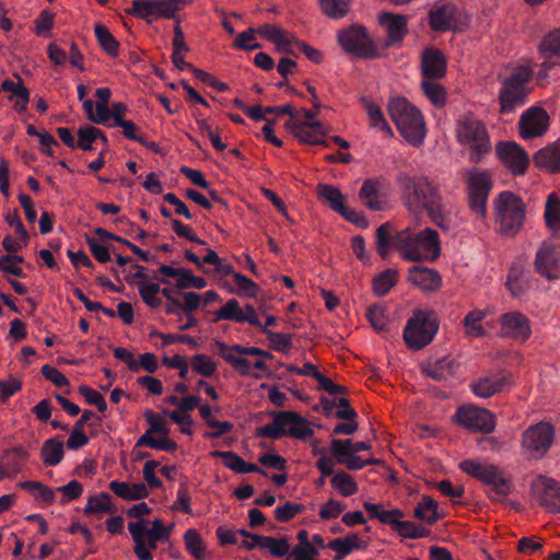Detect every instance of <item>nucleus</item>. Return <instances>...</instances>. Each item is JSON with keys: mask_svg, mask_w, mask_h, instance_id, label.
Listing matches in <instances>:
<instances>
[{"mask_svg": "<svg viewBox=\"0 0 560 560\" xmlns=\"http://www.w3.org/2000/svg\"><path fill=\"white\" fill-rule=\"evenodd\" d=\"M393 248L408 261H434L441 255V241L430 228L417 233L406 229L394 235Z\"/></svg>", "mask_w": 560, "mask_h": 560, "instance_id": "1", "label": "nucleus"}, {"mask_svg": "<svg viewBox=\"0 0 560 560\" xmlns=\"http://www.w3.org/2000/svg\"><path fill=\"white\" fill-rule=\"evenodd\" d=\"M387 113L407 142L419 147L424 137L423 118L418 108L406 98L397 97L387 104Z\"/></svg>", "mask_w": 560, "mask_h": 560, "instance_id": "2", "label": "nucleus"}, {"mask_svg": "<svg viewBox=\"0 0 560 560\" xmlns=\"http://www.w3.org/2000/svg\"><path fill=\"white\" fill-rule=\"evenodd\" d=\"M533 75V70L527 66H520L506 77H500L501 89L499 93L501 113L510 114L517 107L524 106L528 98L527 86Z\"/></svg>", "mask_w": 560, "mask_h": 560, "instance_id": "3", "label": "nucleus"}, {"mask_svg": "<svg viewBox=\"0 0 560 560\" xmlns=\"http://www.w3.org/2000/svg\"><path fill=\"white\" fill-rule=\"evenodd\" d=\"M271 423L256 428V436L279 440L285 435L293 439L304 440L314 434L312 428L304 419L293 411H278L271 413Z\"/></svg>", "mask_w": 560, "mask_h": 560, "instance_id": "4", "label": "nucleus"}, {"mask_svg": "<svg viewBox=\"0 0 560 560\" xmlns=\"http://www.w3.org/2000/svg\"><path fill=\"white\" fill-rule=\"evenodd\" d=\"M458 467L466 475L489 486L488 498L492 501H499L500 498L510 494L513 490V481L504 476L503 471L494 464L465 459L458 464Z\"/></svg>", "mask_w": 560, "mask_h": 560, "instance_id": "5", "label": "nucleus"}, {"mask_svg": "<svg viewBox=\"0 0 560 560\" xmlns=\"http://www.w3.org/2000/svg\"><path fill=\"white\" fill-rule=\"evenodd\" d=\"M495 221L502 236H514L523 229L525 205L517 195L503 191L493 199Z\"/></svg>", "mask_w": 560, "mask_h": 560, "instance_id": "6", "label": "nucleus"}, {"mask_svg": "<svg viewBox=\"0 0 560 560\" xmlns=\"http://www.w3.org/2000/svg\"><path fill=\"white\" fill-rule=\"evenodd\" d=\"M439 329L434 313L415 310L404 329L406 346L412 350H421L434 339Z\"/></svg>", "mask_w": 560, "mask_h": 560, "instance_id": "7", "label": "nucleus"}, {"mask_svg": "<svg viewBox=\"0 0 560 560\" xmlns=\"http://www.w3.org/2000/svg\"><path fill=\"white\" fill-rule=\"evenodd\" d=\"M457 140L470 147V163H480L491 150L486 126L477 118L466 117L457 124Z\"/></svg>", "mask_w": 560, "mask_h": 560, "instance_id": "8", "label": "nucleus"}, {"mask_svg": "<svg viewBox=\"0 0 560 560\" xmlns=\"http://www.w3.org/2000/svg\"><path fill=\"white\" fill-rule=\"evenodd\" d=\"M463 178L468 189L469 207L480 218L487 217V200L492 190L491 173L479 167L466 168Z\"/></svg>", "mask_w": 560, "mask_h": 560, "instance_id": "9", "label": "nucleus"}, {"mask_svg": "<svg viewBox=\"0 0 560 560\" xmlns=\"http://www.w3.org/2000/svg\"><path fill=\"white\" fill-rule=\"evenodd\" d=\"M337 42L343 51L355 58H377L378 51L372 43L365 28L360 25H352L337 33Z\"/></svg>", "mask_w": 560, "mask_h": 560, "instance_id": "10", "label": "nucleus"}, {"mask_svg": "<svg viewBox=\"0 0 560 560\" xmlns=\"http://www.w3.org/2000/svg\"><path fill=\"white\" fill-rule=\"evenodd\" d=\"M455 419L459 425L471 432L490 434L495 428L494 413L481 407L462 406L457 408Z\"/></svg>", "mask_w": 560, "mask_h": 560, "instance_id": "11", "label": "nucleus"}, {"mask_svg": "<svg viewBox=\"0 0 560 560\" xmlns=\"http://www.w3.org/2000/svg\"><path fill=\"white\" fill-rule=\"evenodd\" d=\"M535 270L541 277L556 280L560 278V243L545 241L539 245L535 257Z\"/></svg>", "mask_w": 560, "mask_h": 560, "instance_id": "12", "label": "nucleus"}, {"mask_svg": "<svg viewBox=\"0 0 560 560\" xmlns=\"http://www.w3.org/2000/svg\"><path fill=\"white\" fill-rule=\"evenodd\" d=\"M126 14L145 20L148 24H151L154 19L160 18L174 20L176 7L164 0H133L131 8L126 9Z\"/></svg>", "mask_w": 560, "mask_h": 560, "instance_id": "13", "label": "nucleus"}, {"mask_svg": "<svg viewBox=\"0 0 560 560\" xmlns=\"http://www.w3.org/2000/svg\"><path fill=\"white\" fill-rule=\"evenodd\" d=\"M532 494L540 506L560 513V487L557 480L538 475L530 486Z\"/></svg>", "mask_w": 560, "mask_h": 560, "instance_id": "14", "label": "nucleus"}, {"mask_svg": "<svg viewBox=\"0 0 560 560\" xmlns=\"http://www.w3.org/2000/svg\"><path fill=\"white\" fill-rule=\"evenodd\" d=\"M441 205H443L441 194L428 177H420L418 179V188H416L413 195H411L405 203L408 211L416 214L421 213L430 207Z\"/></svg>", "mask_w": 560, "mask_h": 560, "instance_id": "15", "label": "nucleus"}, {"mask_svg": "<svg viewBox=\"0 0 560 560\" xmlns=\"http://www.w3.org/2000/svg\"><path fill=\"white\" fill-rule=\"evenodd\" d=\"M495 154L503 166L515 176L524 175L529 165V155L515 142H499Z\"/></svg>", "mask_w": 560, "mask_h": 560, "instance_id": "16", "label": "nucleus"}, {"mask_svg": "<svg viewBox=\"0 0 560 560\" xmlns=\"http://www.w3.org/2000/svg\"><path fill=\"white\" fill-rule=\"evenodd\" d=\"M502 337L517 341H526L532 335L529 319L523 313L513 311L502 314L499 318Z\"/></svg>", "mask_w": 560, "mask_h": 560, "instance_id": "17", "label": "nucleus"}, {"mask_svg": "<svg viewBox=\"0 0 560 560\" xmlns=\"http://www.w3.org/2000/svg\"><path fill=\"white\" fill-rule=\"evenodd\" d=\"M552 439L553 428L546 422H539L525 430L522 445L530 452L542 456L550 448Z\"/></svg>", "mask_w": 560, "mask_h": 560, "instance_id": "18", "label": "nucleus"}, {"mask_svg": "<svg viewBox=\"0 0 560 560\" xmlns=\"http://www.w3.org/2000/svg\"><path fill=\"white\" fill-rule=\"evenodd\" d=\"M548 115L541 107H530L523 112L520 119V131L523 139L540 137L547 131Z\"/></svg>", "mask_w": 560, "mask_h": 560, "instance_id": "19", "label": "nucleus"}, {"mask_svg": "<svg viewBox=\"0 0 560 560\" xmlns=\"http://www.w3.org/2000/svg\"><path fill=\"white\" fill-rule=\"evenodd\" d=\"M511 384L510 375L500 372L492 375L480 377L470 384L474 395L480 398H490L509 388Z\"/></svg>", "mask_w": 560, "mask_h": 560, "instance_id": "20", "label": "nucleus"}, {"mask_svg": "<svg viewBox=\"0 0 560 560\" xmlns=\"http://www.w3.org/2000/svg\"><path fill=\"white\" fill-rule=\"evenodd\" d=\"M132 526L138 527L140 539H145V542H148L152 549H156L158 542H166L173 532V525L164 526L160 518L153 520L151 528L145 527L143 520L130 522L128 525L129 533H131Z\"/></svg>", "mask_w": 560, "mask_h": 560, "instance_id": "21", "label": "nucleus"}, {"mask_svg": "<svg viewBox=\"0 0 560 560\" xmlns=\"http://www.w3.org/2000/svg\"><path fill=\"white\" fill-rule=\"evenodd\" d=\"M446 60L442 51L433 47L421 55V75L423 80H438L445 75Z\"/></svg>", "mask_w": 560, "mask_h": 560, "instance_id": "22", "label": "nucleus"}, {"mask_svg": "<svg viewBox=\"0 0 560 560\" xmlns=\"http://www.w3.org/2000/svg\"><path fill=\"white\" fill-rule=\"evenodd\" d=\"M293 135L305 143L328 145L326 137V128L320 121H291Z\"/></svg>", "mask_w": 560, "mask_h": 560, "instance_id": "23", "label": "nucleus"}, {"mask_svg": "<svg viewBox=\"0 0 560 560\" xmlns=\"http://www.w3.org/2000/svg\"><path fill=\"white\" fill-rule=\"evenodd\" d=\"M458 10L451 3H443L430 10L429 24L435 32H447L456 27Z\"/></svg>", "mask_w": 560, "mask_h": 560, "instance_id": "24", "label": "nucleus"}, {"mask_svg": "<svg viewBox=\"0 0 560 560\" xmlns=\"http://www.w3.org/2000/svg\"><path fill=\"white\" fill-rule=\"evenodd\" d=\"M408 280L423 291L429 292H434L442 285V278L438 271L427 266L416 265L409 268Z\"/></svg>", "mask_w": 560, "mask_h": 560, "instance_id": "25", "label": "nucleus"}, {"mask_svg": "<svg viewBox=\"0 0 560 560\" xmlns=\"http://www.w3.org/2000/svg\"><path fill=\"white\" fill-rule=\"evenodd\" d=\"M534 163L537 168H544L551 174L560 173V139L547 144L536 152Z\"/></svg>", "mask_w": 560, "mask_h": 560, "instance_id": "26", "label": "nucleus"}, {"mask_svg": "<svg viewBox=\"0 0 560 560\" xmlns=\"http://www.w3.org/2000/svg\"><path fill=\"white\" fill-rule=\"evenodd\" d=\"M218 353L220 357L223 358L224 361H226L229 364L233 366L234 370L242 376H252L255 378H260V374H256L253 372V364L244 359L241 358V355L233 352L230 346H228L225 342L217 340L214 343Z\"/></svg>", "mask_w": 560, "mask_h": 560, "instance_id": "27", "label": "nucleus"}, {"mask_svg": "<svg viewBox=\"0 0 560 560\" xmlns=\"http://www.w3.org/2000/svg\"><path fill=\"white\" fill-rule=\"evenodd\" d=\"M255 32L264 36L270 43L276 44L278 51L294 55V50L290 48V46L292 45L293 38L296 37L283 32L282 28L273 24H266L259 28H255Z\"/></svg>", "mask_w": 560, "mask_h": 560, "instance_id": "28", "label": "nucleus"}, {"mask_svg": "<svg viewBox=\"0 0 560 560\" xmlns=\"http://www.w3.org/2000/svg\"><path fill=\"white\" fill-rule=\"evenodd\" d=\"M380 188L378 179H368L358 192L362 203L371 211H384L386 208V201L380 198Z\"/></svg>", "mask_w": 560, "mask_h": 560, "instance_id": "29", "label": "nucleus"}, {"mask_svg": "<svg viewBox=\"0 0 560 560\" xmlns=\"http://www.w3.org/2000/svg\"><path fill=\"white\" fill-rule=\"evenodd\" d=\"M380 24L386 28L387 42L389 45L400 42L407 33V22L405 16L393 13H384L380 15Z\"/></svg>", "mask_w": 560, "mask_h": 560, "instance_id": "30", "label": "nucleus"}, {"mask_svg": "<svg viewBox=\"0 0 560 560\" xmlns=\"http://www.w3.org/2000/svg\"><path fill=\"white\" fill-rule=\"evenodd\" d=\"M109 489L115 495L128 501H139L149 495L147 486L143 482L129 483L114 480L109 482Z\"/></svg>", "mask_w": 560, "mask_h": 560, "instance_id": "31", "label": "nucleus"}, {"mask_svg": "<svg viewBox=\"0 0 560 560\" xmlns=\"http://www.w3.org/2000/svg\"><path fill=\"white\" fill-rule=\"evenodd\" d=\"M199 304L200 295L195 291H188L183 293V302L177 298L167 301L165 312L167 315L182 316V312L191 313L197 311Z\"/></svg>", "mask_w": 560, "mask_h": 560, "instance_id": "32", "label": "nucleus"}, {"mask_svg": "<svg viewBox=\"0 0 560 560\" xmlns=\"http://www.w3.org/2000/svg\"><path fill=\"white\" fill-rule=\"evenodd\" d=\"M1 90L10 94L9 100L14 101L15 109L22 113L30 101V93L27 88L22 84L21 79L2 81Z\"/></svg>", "mask_w": 560, "mask_h": 560, "instance_id": "33", "label": "nucleus"}, {"mask_svg": "<svg viewBox=\"0 0 560 560\" xmlns=\"http://www.w3.org/2000/svg\"><path fill=\"white\" fill-rule=\"evenodd\" d=\"M42 457L44 465L56 466L65 457V444L59 436L48 439L42 447Z\"/></svg>", "mask_w": 560, "mask_h": 560, "instance_id": "34", "label": "nucleus"}, {"mask_svg": "<svg viewBox=\"0 0 560 560\" xmlns=\"http://www.w3.org/2000/svg\"><path fill=\"white\" fill-rule=\"evenodd\" d=\"M371 444L368 442H353L351 439H332L330 452L334 456L357 455L358 452L370 451Z\"/></svg>", "mask_w": 560, "mask_h": 560, "instance_id": "35", "label": "nucleus"}, {"mask_svg": "<svg viewBox=\"0 0 560 560\" xmlns=\"http://www.w3.org/2000/svg\"><path fill=\"white\" fill-rule=\"evenodd\" d=\"M413 516L431 525L441 520L438 512V502L430 497H423L421 502L416 505Z\"/></svg>", "mask_w": 560, "mask_h": 560, "instance_id": "36", "label": "nucleus"}, {"mask_svg": "<svg viewBox=\"0 0 560 560\" xmlns=\"http://www.w3.org/2000/svg\"><path fill=\"white\" fill-rule=\"evenodd\" d=\"M184 545L190 556L196 560H209V556L206 553L202 537L196 529H188L183 536Z\"/></svg>", "mask_w": 560, "mask_h": 560, "instance_id": "37", "label": "nucleus"}, {"mask_svg": "<svg viewBox=\"0 0 560 560\" xmlns=\"http://www.w3.org/2000/svg\"><path fill=\"white\" fill-rule=\"evenodd\" d=\"M317 194L319 199L326 201L335 212L340 211L347 207L343 205V195L341 194L340 189L335 186L319 184L317 186Z\"/></svg>", "mask_w": 560, "mask_h": 560, "instance_id": "38", "label": "nucleus"}, {"mask_svg": "<svg viewBox=\"0 0 560 560\" xmlns=\"http://www.w3.org/2000/svg\"><path fill=\"white\" fill-rule=\"evenodd\" d=\"M486 312L479 308H475L465 315L463 320L465 334L472 338L485 336L486 330L481 327L480 323L486 318Z\"/></svg>", "mask_w": 560, "mask_h": 560, "instance_id": "39", "label": "nucleus"}, {"mask_svg": "<svg viewBox=\"0 0 560 560\" xmlns=\"http://www.w3.org/2000/svg\"><path fill=\"white\" fill-rule=\"evenodd\" d=\"M94 34L103 51H105L110 58H116L118 55L119 43L116 37L110 34L107 26L102 24L96 25L94 27Z\"/></svg>", "mask_w": 560, "mask_h": 560, "instance_id": "40", "label": "nucleus"}, {"mask_svg": "<svg viewBox=\"0 0 560 560\" xmlns=\"http://www.w3.org/2000/svg\"><path fill=\"white\" fill-rule=\"evenodd\" d=\"M397 270L387 268L385 271L377 275L372 282V290H374L376 296H385L390 292L392 288L397 284Z\"/></svg>", "mask_w": 560, "mask_h": 560, "instance_id": "41", "label": "nucleus"}, {"mask_svg": "<svg viewBox=\"0 0 560 560\" xmlns=\"http://www.w3.org/2000/svg\"><path fill=\"white\" fill-rule=\"evenodd\" d=\"M138 292L140 299H142L144 304L149 307L155 310L161 306L162 301L156 296V294L160 293V284L148 281H139Z\"/></svg>", "mask_w": 560, "mask_h": 560, "instance_id": "42", "label": "nucleus"}, {"mask_svg": "<svg viewBox=\"0 0 560 560\" xmlns=\"http://www.w3.org/2000/svg\"><path fill=\"white\" fill-rule=\"evenodd\" d=\"M331 486L339 491L342 497L354 495L358 491L357 482L353 477L345 471H337L331 478Z\"/></svg>", "mask_w": 560, "mask_h": 560, "instance_id": "43", "label": "nucleus"}, {"mask_svg": "<svg viewBox=\"0 0 560 560\" xmlns=\"http://www.w3.org/2000/svg\"><path fill=\"white\" fill-rule=\"evenodd\" d=\"M421 89L423 95H425L434 106L440 107L445 104V90L441 84L435 82V80H422Z\"/></svg>", "mask_w": 560, "mask_h": 560, "instance_id": "44", "label": "nucleus"}, {"mask_svg": "<svg viewBox=\"0 0 560 560\" xmlns=\"http://www.w3.org/2000/svg\"><path fill=\"white\" fill-rule=\"evenodd\" d=\"M538 48L545 58L560 57V27L549 32Z\"/></svg>", "mask_w": 560, "mask_h": 560, "instance_id": "45", "label": "nucleus"}, {"mask_svg": "<svg viewBox=\"0 0 560 560\" xmlns=\"http://www.w3.org/2000/svg\"><path fill=\"white\" fill-rule=\"evenodd\" d=\"M545 222L546 225L552 230L560 229V200L555 194H550L549 197H547Z\"/></svg>", "mask_w": 560, "mask_h": 560, "instance_id": "46", "label": "nucleus"}, {"mask_svg": "<svg viewBox=\"0 0 560 560\" xmlns=\"http://www.w3.org/2000/svg\"><path fill=\"white\" fill-rule=\"evenodd\" d=\"M144 419L150 428L140 438H153V434H160L161 436L170 434L165 420L154 415L151 409L145 410Z\"/></svg>", "mask_w": 560, "mask_h": 560, "instance_id": "47", "label": "nucleus"}, {"mask_svg": "<svg viewBox=\"0 0 560 560\" xmlns=\"http://www.w3.org/2000/svg\"><path fill=\"white\" fill-rule=\"evenodd\" d=\"M112 509L110 495L106 492H102L101 495H92L88 499V503L84 508V514L92 515L94 513H110Z\"/></svg>", "mask_w": 560, "mask_h": 560, "instance_id": "48", "label": "nucleus"}, {"mask_svg": "<svg viewBox=\"0 0 560 560\" xmlns=\"http://www.w3.org/2000/svg\"><path fill=\"white\" fill-rule=\"evenodd\" d=\"M137 447L147 446L152 450L164 451V452H175L177 450V444L174 440L170 439L168 435H162L161 439L153 438H139L137 440Z\"/></svg>", "mask_w": 560, "mask_h": 560, "instance_id": "49", "label": "nucleus"}, {"mask_svg": "<svg viewBox=\"0 0 560 560\" xmlns=\"http://www.w3.org/2000/svg\"><path fill=\"white\" fill-rule=\"evenodd\" d=\"M241 310L242 308L240 307L237 300H228V302L222 305L219 311L215 312L214 323L222 320H232L238 323V320L242 319Z\"/></svg>", "mask_w": 560, "mask_h": 560, "instance_id": "50", "label": "nucleus"}, {"mask_svg": "<svg viewBox=\"0 0 560 560\" xmlns=\"http://www.w3.org/2000/svg\"><path fill=\"white\" fill-rule=\"evenodd\" d=\"M394 532L399 534L400 537L411 539L425 538L430 534L429 529L410 521H401L397 528H394Z\"/></svg>", "mask_w": 560, "mask_h": 560, "instance_id": "51", "label": "nucleus"}, {"mask_svg": "<svg viewBox=\"0 0 560 560\" xmlns=\"http://www.w3.org/2000/svg\"><path fill=\"white\" fill-rule=\"evenodd\" d=\"M322 11L328 18L341 19L349 11V0H319Z\"/></svg>", "mask_w": 560, "mask_h": 560, "instance_id": "52", "label": "nucleus"}, {"mask_svg": "<svg viewBox=\"0 0 560 560\" xmlns=\"http://www.w3.org/2000/svg\"><path fill=\"white\" fill-rule=\"evenodd\" d=\"M394 236L390 235V223H383L376 230V252L383 258L386 257L387 252L393 247Z\"/></svg>", "mask_w": 560, "mask_h": 560, "instance_id": "53", "label": "nucleus"}, {"mask_svg": "<svg viewBox=\"0 0 560 560\" xmlns=\"http://www.w3.org/2000/svg\"><path fill=\"white\" fill-rule=\"evenodd\" d=\"M211 457L223 459L224 466L237 474L246 463L244 458L233 451H212Z\"/></svg>", "mask_w": 560, "mask_h": 560, "instance_id": "54", "label": "nucleus"}, {"mask_svg": "<svg viewBox=\"0 0 560 560\" xmlns=\"http://www.w3.org/2000/svg\"><path fill=\"white\" fill-rule=\"evenodd\" d=\"M190 363H192L194 371L203 377H210L217 372V363L206 354H196Z\"/></svg>", "mask_w": 560, "mask_h": 560, "instance_id": "55", "label": "nucleus"}, {"mask_svg": "<svg viewBox=\"0 0 560 560\" xmlns=\"http://www.w3.org/2000/svg\"><path fill=\"white\" fill-rule=\"evenodd\" d=\"M262 550H269L270 555L278 557V558H282V557L288 558L290 556V552L292 549L290 548V542H289L288 537H282V538L269 537V539H267V544L262 545Z\"/></svg>", "mask_w": 560, "mask_h": 560, "instance_id": "56", "label": "nucleus"}, {"mask_svg": "<svg viewBox=\"0 0 560 560\" xmlns=\"http://www.w3.org/2000/svg\"><path fill=\"white\" fill-rule=\"evenodd\" d=\"M262 334L267 335L268 340L271 342V347H273L275 351L287 353L291 350V335L275 332L269 328H262Z\"/></svg>", "mask_w": 560, "mask_h": 560, "instance_id": "57", "label": "nucleus"}, {"mask_svg": "<svg viewBox=\"0 0 560 560\" xmlns=\"http://www.w3.org/2000/svg\"><path fill=\"white\" fill-rule=\"evenodd\" d=\"M101 136V130L95 128L94 126H85L81 127L78 130V141L77 148L80 150H93V142Z\"/></svg>", "mask_w": 560, "mask_h": 560, "instance_id": "58", "label": "nucleus"}, {"mask_svg": "<svg viewBox=\"0 0 560 560\" xmlns=\"http://www.w3.org/2000/svg\"><path fill=\"white\" fill-rule=\"evenodd\" d=\"M396 182L398 185L401 202L405 205L408 198L416 191L417 179L409 176L408 173L399 172L397 173Z\"/></svg>", "mask_w": 560, "mask_h": 560, "instance_id": "59", "label": "nucleus"}, {"mask_svg": "<svg viewBox=\"0 0 560 560\" xmlns=\"http://www.w3.org/2000/svg\"><path fill=\"white\" fill-rule=\"evenodd\" d=\"M131 538L133 541V555H136L139 560H153L151 551L154 549L149 547L145 539H140L137 526H132L131 528Z\"/></svg>", "mask_w": 560, "mask_h": 560, "instance_id": "60", "label": "nucleus"}, {"mask_svg": "<svg viewBox=\"0 0 560 560\" xmlns=\"http://www.w3.org/2000/svg\"><path fill=\"white\" fill-rule=\"evenodd\" d=\"M207 285L205 278L196 277L190 270L184 269L179 278L176 281L177 290H186L195 288L198 290L203 289Z\"/></svg>", "mask_w": 560, "mask_h": 560, "instance_id": "61", "label": "nucleus"}, {"mask_svg": "<svg viewBox=\"0 0 560 560\" xmlns=\"http://www.w3.org/2000/svg\"><path fill=\"white\" fill-rule=\"evenodd\" d=\"M302 512H304V505L288 501L276 508L275 517L278 522L285 523Z\"/></svg>", "mask_w": 560, "mask_h": 560, "instance_id": "62", "label": "nucleus"}, {"mask_svg": "<svg viewBox=\"0 0 560 560\" xmlns=\"http://www.w3.org/2000/svg\"><path fill=\"white\" fill-rule=\"evenodd\" d=\"M234 283L238 288V295H246L249 299H255L259 292V285L252 281L248 277L242 273H234Z\"/></svg>", "mask_w": 560, "mask_h": 560, "instance_id": "63", "label": "nucleus"}, {"mask_svg": "<svg viewBox=\"0 0 560 560\" xmlns=\"http://www.w3.org/2000/svg\"><path fill=\"white\" fill-rule=\"evenodd\" d=\"M82 485L78 480H71L67 485L57 488V492L62 494L60 498V503L66 504L78 500L82 494Z\"/></svg>", "mask_w": 560, "mask_h": 560, "instance_id": "64", "label": "nucleus"}]
</instances>
